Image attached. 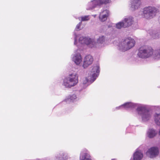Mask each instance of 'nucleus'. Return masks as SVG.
I'll list each match as a JSON object with an SVG mask.
<instances>
[{"instance_id":"f8f14e48","label":"nucleus","mask_w":160,"mask_h":160,"mask_svg":"<svg viewBox=\"0 0 160 160\" xmlns=\"http://www.w3.org/2000/svg\"><path fill=\"white\" fill-rule=\"evenodd\" d=\"M78 50L76 51L77 52H75L74 54L72 55V61L76 65H80L82 62V59L81 54L78 52Z\"/></svg>"},{"instance_id":"1a4fd4ad","label":"nucleus","mask_w":160,"mask_h":160,"mask_svg":"<svg viewBox=\"0 0 160 160\" xmlns=\"http://www.w3.org/2000/svg\"><path fill=\"white\" fill-rule=\"evenodd\" d=\"M159 154V150L158 147H152L149 148L146 152L147 156L151 158L157 157Z\"/></svg>"},{"instance_id":"72a5a7b5","label":"nucleus","mask_w":160,"mask_h":160,"mask_svg":"<svg viewBox=\"0 0 160 160\" xmlns=\"http://www.w3.org/2000/svg\"><path fill=\"white\" fill-rule=\"evenodd\" d=\"M159 134L160 135V129L159 131Z\"/></svg>"},{"instance_id":"c756f323","label":"nucleus","mask_w":160,"mask_h":160,"mask_svg":"<svg viewBox=\"0 0 160 160\" xmlns=\"http://www.w3.org/2000/svg\"><path fill=\"white\" fill-rule=\"evenodd\" d=\"M34 160H49L47 158H37Z\"/></svg>"},{"instance_id":"a878e982","label":"nucleus","mask_w":160,"mask_h":160,"mask_svg":"<svg viewBox=\"0 0 160 160\" xmlns=\"http://www.w3.org/2000/svg\"><path fill=\"white\" fill-rule=\"evenodd\" d=\"M90 17L89 15H86L84 16H82L79 18L78 19L80 21L82 22L86 21L89 20L90 19Z\"/></svg>"},{"instance_id":"a211bd4d","label":"nucleus","mask_w":160,"mask_h":160,"mask_svg":"<svg viewBox=\"0 0 160 160\" xmlns=\"http://www.w3.org/2000/svg\"><path fill=\"white\" fill-rule=\"evenodd\" d=\"M123 108L125 109H132L136 107L139 106L137 103H134L132 102H127L124 104Z\"/></svg>"},{"instance_id":"bb28decb","label":"nucleus","mask_w":160,"mask_h":160,"mask_svg":"<svg viewBox=\"0 0 160 160\" xmlns=\"http://www.w3.org/2000/svg\"><path fill=\"white\" fill-rule=\"evenodd\" d=\"M116 27L118 29H121L122 28H126L124 22H120L116 24Z\"/></svg>"},{"instance_id":"20e7f679","label":"nucleus","mask_w":160,"mask_h":160,"mask_svg":"<svg viewBox=\"0 0 160 160\" xmlns=\"http://www.w3.org/2000/svg\"><path fill=\"white\" fill-rule=\"evenodd\" d=\"M135 44V41L131 38H126L119 43L118 45L119 49L123 52H125L133 47Z\"/></svg>"},{"instance_id":"f03ea898","label":"nucleus","mask_w":160,"mask_h":160,"mask_svg":"<svg viewBox=\"0 0 160 160\" xmlns=\"http://www.w3.org/2000/svg\"><path fill=\"white\" fill-rule=\"evenodd\" d=\"M78 82V75L75 72H73L63 79L62 85L66 88H70L75 86Z\"/></svg>"},{"instance_id":"412c9836","label":"nucleus","mask_w":160,"mask_h":160,"mask_svg":"<svg viewBox=\"0 0 160 160\" xmlns=\"http://www.w3.org/2000/svg\"><path fill=\"white\" fill-rule=\"evenodd\" d=\"M157 132L152 128L149 129L147 132V135L149 138L154 137L157 134Z\"/></svg>"},{"instance_id":"7c9ffc66","label":"nucleus","mask_w":160,"mask_h":160,"mask_svg":"<svg viewBox=\"0 0 160 160\" xmlns=\"http://www.w3.org/2000/svg\"><path fill=\"white\" fill-rule=\"evenodd\" d=\"M92 16H93L95 18V17H96V14L94 15H93Z\"/></svg>"},{"instance_id":"0eeeda50","label":"nucleus","mask_w":160,"mask_h":160,"mask_svg":"<svg viewBox=\"0 0 160 160\" xmlns=\"http://www.w3.org/2000/svg\"><path fill=\"white\" fill-rule=\"evenodd\" d=\"M158 11V9L152 6L144 8L143 9V15L147 19H150L155 17Z\"/></svg>"},{"instance_id":"f704fd0d","label":"nucleus","mask_w":160,"mask_h":160,"mask_svg":"<svg viewBox=\"0 0 160 160\" xmlns=\"http://www.w3.org/2000/svg\"><path fill=\"white\" fill-rule=\"evenodd\" d=\"M156 107H157V108H159V106H157Z\"/></svg>"},{"instance_id":"473e14b6","label":"nucleus","mask_w":160,"mask_h":160,"mask_svg":"<svg viewBox=\"0 0 160 160\" xmlns=\"http://www.w3.org/2000/svg\"><path fill=\"white\" fill-rule=\"evenodd\" d=\"M112 160H116V159H112Z\"/></svg>"},{"instance_id":"4be33fe9","label":"nucleus","mask_w":160,"mask_h":160,"mask_svg":"<svg viewBox=\"0 0 160 160\" xmlns=\"http://www.w3.org/2000/svg\"><path fill=\"white\" fill-rule=\"evenodd\" d=\"M77 98V96L75 94H73L70 96L69 97L66 98L63 101V102H65L66 103H68L70 101L73 102Z\"/></svg>"},{"instance_id":"f257e3e1","label":"nucleus","mask_w":160,"mask_h":160,"mask_svg":"<svg viewBox=\"0 0 160 160\" xmlns=\"http://www.w3.org/2000/svg\"><path fill=\"white\" fill-rule=\"evenodd\" d=\"M74 35V44L77 46L79 45L78 43L81 44H85L90 48H100L105 44L107 38L103 35L99 36L97 39L96 42L93 39L88 37L80 36L79 34H76L75 32Z\"/></svg>"},{"instance_id":"c85d7f7f","label":"nucleus","mask_w":160,"mask_h":160,"mask_svg":"<svg viewBox=\"0 0 160 160\" xmlns=\"http://www.w3.org/2000/svg\"><path fill=\"white\" fill-rule=\"evenodd\" d=\"M116 109H124L123 104H122L119 107H117L116 108Z\"/></svg>"},{"instance_id":"cd10ccee","label":"nucleus","mask_w":160,"mask_h":160,"mask_svg":"<svg viewBox=\"0 0 160 160\" xmlns=\"http://www.w3.org/2000/svg\"><path fill=\"white\" fill-rule=\"evenodd\" d=\"M82 24L81 22H80L76 26L75 28V31H79L81 29V26Z\"/></svg>"},{"instance_id":"2f4dec72","label":"nucleus","mask_w":160,"mask_h":160,"mask_svg":"<svg viewBox=\"0 0 160 160\" xmlns=\"http://www.w3.org/2000/svg\"><path fill=\"white\" fill-rule=\"evenodd\" d=\"M159 22L160 24V17L159 18Z\"/></svg>"},{"instance_id":"5701e85b","label":"nucleus","mask_w":160,"mask_h":160,"mask_svg":"<svg viewBox=\"0 0 160 160\" xmlns=\"http://www.w3.org/2000/svg\"><path fill=\"white\" fill-rule=\"evenodd\" d=\"M153 58L157 60L160 59V49H158L154 51L152 55Z\"/></svg>"},{"instance_id":"4468645a","label":"nucleus","mask_w":160,"mask_h":160,"mask_svg":"<svg viewBox=\"0 0 160 160\" xmlns=\"http://www.w3.org/2000/svg\"><path fill=\"white\" fill-rule=\"evenodd\" d=\"M88 152L86 149L82 150L80 153V160H92Z\"/></svg>"},{"instance_id":"9b49d317","label":"nucleus","mask_w":160,"mask_h":160,"mask_svg":"<svg viewBox=\"0 0 160 160\" xmlns=\"http://www.w3.org/2000/svg\"><path fill=\"white\" fill-rule=\"evenodd\" d=\"M109 15V12L107 9H103L99 13V19L102 22L105 21Z\"/></svg>"},{"instance_id":"dca6fc26","label":"nucleus","mask_w":160,"mask_h":160,"mask_svg":"<svg viewBox=\"0 0 160 160\" xmlns=\"http://www.w3.org/2000/svg\"><path fill=\"white\" fill-rule=\"evenodd\" d=\"M147 32L150 34L152 38L153 39H158L160 38V32L153 29H149L147 31Z\"/></svg>"},{"instance_id":"393cba45","label":"nucleus","mask_w":160,"mask_h":160,"mask_svg":"<svg viewBox=\"0 0 160 160\" xmlns=\"http://www.w3.org/2000/svg\"><path fill=\"white\" fill-rule=\"evenodd\" d=\"M112 27V25H103L99 29V32L101 33L105 32L108 28H110Z\"/></svg>"},{"instance_id":"b1692460","label":"nucleus","mask_w":160,"mask_h":160,"mask_svg":"<svg viewBox=\"0 0 160 160\" xmlns=\"http://www.w3.org/2000/svg\"><path fill=\"white\" fill-rule=\"evenodd\" d=\"M154 119L156 124L160 126V113H155L154 114Z\"/></svg>"},{"instance_id":"ddd939ff","label":"nucleus","mask_w":160,"mask_h":160,"mask_svg":"<svg viewBox=\"0 0 160 160\" xmlns=\"http://www.w3.org/2000/svg\"><path fill=\"white\" fill-rule=\"evenodd\" d=\"M92 57L90 55L85 56L83 59L82 67L84 68H86L91 65L93 61Z\"/></svg>"},{"instance_id":"7ed1b4c3","label":"nucleus","mask_w":160,"mask_h":160,"mask_svg":"<svg viewBox=\"0 0 160 160\" xmlns=\"http://www.w3.org/2000/svg\"><path fill=\"white\" fill-rule=\"evenodd\" d=\"M137 111L141 117L142 122L149 121L152 117V113L144 105H140L137 107Z\"/></svg>"},{"instance_id":"f3484780","label":"nucleus","mask_w":160,"mask_h":160,"mask_svg":"<svg viewBox=\"0 0 160 160\" xmlns=\"http://www.w3.org/2000/svg\"><path fill=\"white\" fill-rule=\"evenodd\" d=\"M89 77V76H88V77H85L83 79L82 83L81 85L83 88H86L89 84L93 82L91 81L92 79L90 78Z\"/></svg>"},{"instance_id":"423d86ee","label":"nucleus","mask_w":160,"mask_h":160,"mask_svg":"<svg viewBox=\"0 0 160 160\" xmlns=\"http://www.w3.org/2000/svg\"><path fill=\"white\" fill-rule=\"evenodd\" d=\"M153 53V50L151 47L144 46L139 48L138 55L140 58H145L152 56Z\"/></svg>"},{"instance_id":"aec40b11","label":"nucleus","mask_w":160,"mask_h":160,"mask_svg":"<svg viewBox=\"0 0 160 160\" xmlns=\"http://www.w3.org/2000/svg\"><path fill=\"white\" fill-rule=\"evenodd\" d=\"M143 157V155L141 151L137 150L133 153V159L134 160H141Z\"/></svg>"},{"instance_id":"2eb2a0df","label":"nucleus","mask_w":160,"mask_h":160,"mask_svg":"<svg viewBox=\"0 0 160 160\" xmlns=\"http://www.w3.org/2000/svg\"><path fill=\"white\" fill-rule=\"evenodd\" d=\"M67 153L64 152H61L57 154L54 157V160H67L68 158Z\"/></svg>"},{"instance_id":"39448f33","label":"nucleus","mask_w":160,"mask_h":160,"mask_svg":"<svg viewBox=\"0 0 160 160\" xmlns=\"http://www.w3.org/2000/svg\"><path fill=\"white\" fill-rule=\"evenodd\" d=\"M111 0H91L86 5L87 10H92L96 8L100 7L103 4L110 2Z\"/></svg>"},{"instance_id":"9d476101","label":"nucleus","mask_w":160,"mask_h":160,"mask_svg":"<svg viewBox=\"0 0 160 160\" xmlns=\"http://www.w3.org/2000/svg\"><path fill=\"white\" fill-rule=\"evenodd\" d=\"M141 4V0H131L129 6L131 10L134 11L140 8Z\"/></svg>"},{"instance_id":"6e6552de","label":"nucleus","mask_w":160,"mask_h":160,"mask_svg":"<svg viewBox=\"0 0 160 160\" xmlns=\"http://www.w3.org/2000/svg\"><path fill=\"white\" fill-rule=\"evenodd\" d=\"M91 68L89 75V78L92 79V82H94L99 75L100 72L99 66L98 64H96L93 65Z\"/></svg>"},{"instance_id":"6ab92c4d","label":"nucleus","mask_w":160,"mask_h":160,"mask_svg":"<svg viewBox=\"0 0 160 160\" xmlns=\"http://www.w3.org/2000/svg\"><path fill=\"white\" fill-rule=\"evenodd\" d=\"M123 21L126 27L131 26L134 22L133 18L132 17H129L124 19Z\"/></svg>"}]
</instances>
